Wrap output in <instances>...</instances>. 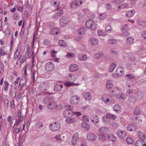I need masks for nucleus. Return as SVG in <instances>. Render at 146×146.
Returning <instances> with one entry per match:
<instances>
[{
    "mask_svg": "<svg viewBox=\"0 0 146 146\" xmlns=\"http://www.w3.org/2000/svg\"><path fill=\"white\" fill-rule=\"evenodd\" d=\"M85 29L84 27L80 28L77 31L78 33L80 35L84 34L85 33Z\"/></svg>",
    "mask_w": 146,
    "mask_h": 146,
    "instance_id": "f704fd0d",
    "label": "nucleus"
},
{
    "mask_svg": "<svg viewBox=\"0 0 146 146\" xmlns=\"http://www.w3.org/2000/svg\"><path fill=\"white\" fill-rule=\"evenodd\" d=\"M13 18L15 20H17L19 18V15L17 14H14L13 16Z\"/></svg>",
    "mask_w": 146,
    "mask_h": 146,
    "instance_id": "e2e57ef3",
    "label": "nucleus"
},
{
    "mask_svg": "<svg viewBox=\"0 0 146 146\" xmlns=\"http://www.w3.org/2000/svg\"><path fill=\"white\" fill-rule=\"evenodd\" d=\"M98 138L100 141H104L106 140V137L105 135L100 134L99 135Z\"/></svg>",
    "mask_w": 146,
    "mask_h": 146,
    "instance_id": "473e14b6",
    "label": "nucleus"
},
{
    "mask_svg": "<svg viewBox=\"0 0 146 146\" xmlns=\"http://www.w3.org/2000/svg\"><path fill=\"white\" fill-rule=\"evenodd\" d=\"M69 76L70 77L69 79L70 80H71L72 81H74L75 80H76V79L75 78V77L74 76V75L71 74H69Z\"/></svg>",
    "mask_w": 146,
    "mask_h": 146,
    "instance_id": "5fc2aeb1",
    "label": "nucleus"
},
{
    "mask_svg": "<svg viewBox=\"0 0 146 146\" xmlns=\"http://www.w3.org/2000/svg\"><path fill=\"white\" fill-rule=\"evenodd\" d=\"M114 110L116 112L119 113L121 111V107L120 106L117 104L114 105L113 107Z\"/></svg>",
    "mask_w": 146,
    "mask_h": 146,
    "instance_id": "b1692460",
    "label": "nucleus"
},
{
    "mask_svg": "<svg viewBox=\"0 0 146 146\" xmlns=\"http://www.w3.org/2000/svg\"><path fill=\"white\" fill-rule=\"evenodd\" d=\"M83 2V0H76L71 2L70 4V6L71 8H75L77 7L80 6L82 4Z\"/></svg>",
    "mask_w": 146,
    "mask_h": 146,
    "instance_id": "39448f33",
    "label": "nucleus"
},
{
    "mask_svg": "<svg viewBox=\"0 0 146 146\" xmlns=\"http://www.w3.org/2000/svg\"><path fill=\"white\" fill-rule=\"evenodd\" d=\"M4 70V66L3 63H0V72L3 71Z\"/></svg>",
    "mask_w": 146,
    "mask_h": 146,
    "instance_id": "680f3d73",
    "label": "nucleus"
},
{
    "mask_svg": "<svg viewBox=\"0 0 146 146\" xmlns=\"http://www.w3.org/2000/svg\"><path fill=\"white\" fill-rule=\"evenodd\" d=\"M138 136L141 139V140L144 141V140L145 139V135L140 131H139L138 132Z\"/></svg>",
    "mask_w": 146,
    "mask_h": 146,
    "instance_id": "c9c22d12",
    "label": "nucleus"
},
{
    "mask_svg": "<svg viewBox=\"0 0 146 146\" xmlns=\"http://www.w3.org/2000/svg\"><path fill=\"white\" fill-rule=\"evenodd\" d=\"M76 119L75 118H67L65 120L66 122L68 123H71L75 121Z\"/></svg>",
    "mask_w": 146,
    "mask_h": 146,
    "instance_id": "7c9ffc66",
    "label": "nucleus"
},
{
    "mask_svg": "<svg viewBox=\"0 0 146 146\" xmlns=\"http://www.w3.org/2000/svg\"><path fill=\"white\" fill-rule=\"evenodd\" d=\"M124 69L123 68L121 67H118L116 70V74L117 75H121L124 74Z\"/></svg>",
    "mask_w": 146,
    "mask_h": 146,
    "instance_id": "f8f14e48",
    "label": "nucleus"
},
{
    "mask_svg": "<svg viewBox=\"0 0 146 146\" xmlns=\"http://www.w3.org/2000/svg\"><path fill=\"white\" fill-rule=\"evenodd\" d=\"M127 128V129L129 131H134L137 128V127L135 125L133 124L128 125Z\"/></svg>",
    "mask_w": 146,
    "mask_h": 146,
    "instance_id": "6ab92c4d",
    "label": "nucleus"
},
{
    "mask_svg": "<svg viewBox=\"0 0 146 146\" xmlns=\"http://www.w3.org/2000/svg\"><path fill=\"white\" fill-rule=\"evenodd\" d=\"M57 13L59 17L63 15L64 13L63 11L62 10H60Z\"/></svg>",
    "mask_w": 146,
    "mask_h": 146,
    "instance_id": "69168bd1",
    "label": "nucleus"
},
{
    "mask_svg": "<svg viewBox=\"0 0 146 146\" xmlns=\"http://www.w3.org/2000/svg\"><path fill=\"white\" fill-rule=\"evenodd\" d=\"M135 146H146V143L143 140H139L136 141L135 143Z\"/></svg>",
    "mask_w": 146,
    "mask_h": 146,
    "instance_id": "4468645a",
    "label": "nucleus"
},
{
    "mask_svg": "<svg viewBox=\"0 0 146 146\" xmlns=\"http://www.w3.org/2000/svg\"><path fill=\"white\" fill-rule=\"evenodd\" d=\"M135 11L134 10L129 11L126 13L125 15L127 17H129L132 16L135 14Z\"/></svg>",
    "mask_w": 146,
    "mask_h": 146,
    "instance_id": "a878e982",
    "label": "nucleus"
},
{
    "mask_svg": "<svg viewBox=\"0 0 146 146\" xmlns=\"http://www.w3.org/2000/svg\"><path fill=\"white\" fill-rule=\"evenodd\" d=\"M26 59V57L24 56H20L18 58V60H19L20 62L23 63L24 62Z\"/></svg>",
    "mask_w": 146,
    "mask_h": 146,
    "instance_id": "a18cd8bd",
    "label": "nucleus"
},
{
    "mask_svg": "<svg viewBox=\"0 0 146 146\" xmlns=\"http://www.w3.org/2000/svg\"><path fill=\"white\" fill-rule=\"evenodd\" d=\"M108 138L110 141L115 142L116 140V137L113 134H109L107 135Z\"/></svg>",
    "mask_w": 146,
    "mask_h": 146,
    "instance_id": "4be33fe9",
    "label": "nucleus"
},
{
    "mask_svg": "<svg viewBox=\"0 0 146 146\" xmlns=\"http://www.w3.org/2000/svg\"><path fill=\"white\" fill-rule=\"evenodd\" d=\"M116 97L118 99H121L122 100H125L126 98L125 95L122 93L118 94L116 96Z\"/></svg>",
    "mask_w": 146,
    "mask_h": 146,
    "instance_id": "cd10ccee",
    "label": "nucleus"
},
{
    "mask_svg": "<svg viewBox=\"0 0 146 146\" xmlns=\"http://www.w3.org/2000/svg\"><path fill=\"white\" fill-rule=\"evenodd\" d=\"M126 141L128 144H131L133 143V140L131 138L127 137L126 139Z\"/></svg>",
    "mask_w": 146,
    "mask_h": 146,
    "instance_id": "37998d69",
    "label": "nucleus"
},
{
    "mask_svg": "<svg viewBox=\"0 0 146 146\" xmlns=\"http://www.w3.org/2000/svg\"><path fill=\"white\" fill-rule=\"evenodd\" d=\"M4 83L5 85L4 90L5 91H7L8 88L9 84L8 82L6 81H5Z\"/></svg>",
    "mask_w": 146,
    "mask_h": 146,
    "instance_id": "603ef678",
    "label": "nucleus"
},
{
    "mask_svg": "<svg viewBox=\"0 0 146 146\" xmlns=\"http://www.w3.org/2000/svg\"><path fill=\"white\" fill-rule=\"evenodd\" d=\"M136 96L137 98L139 100H142L143 98V94L141 92H138Z\"/></svg>",
    "mask_w": 146,
    "mask_h": 146,
    "instance_id": "72a5a7b5",
    "label": "nucleus"
},
{
    "mask_svg": "<svg viewBox=\"0 0 146 146\" xmlns=\"http://www.w3.org/2000/svg\"><path fill=\"white\" fill-rule=\"evenodd\" d=\"M11 97L13 98H15L16 96V94L14 90H11L9 92Z\"/></svg>",
    "mask_w": 146,
    "mask_h": 146,
    "instance_id": "09e8293b",
    "label": "nucleus"
},
{
    "mask_svg": "<svg viewBox=\"0 0 146 146\" xmlns=\"http://www.w3.org/2000/svg\"><path fill=\"white\" fill-rule=\"evenodd\" d=\"M67 108H69L64 111L63 114L65 117H70L72 116L73 107L70 105H67Z\"/></svg>",
    "mask_w": 146,
    "mask_h": 146,
    "instance_id": "f03ea898",
    "label": "nucleus"
},
{
    "mask_svg": "<svg viewBox=\"0 0 146 146\" xmlns=\"http://www.w3.org/2000/svg\"><path fill=\"white\" fill-rule=\"evenodd\" d=\"M134 40L133 38L131 37H129L126 39L125 42L127 44H130L133 43Z\"/></svg>",
    "mask_w": 146,
    "mask_h": 146,
    "instance_id": "bb28decb",
    "label": "nucleus"
},
{
    "mask_svg": "<svg viewBox=\"0 0 146 146\" xmlns=\"http://www.w3.org/2000/svg\"><path fill=\"white\" fill-rule=\"evenodd\" d=\"M64 136H62V135H60L56 136L55 137V138L57 140H60L62 139V137L64 138Z\"/></svg>",
    "mask_w": 146,
    "mask_h": 146,
    "instance_id": "864d4df0",
    "label": "nucleus"
},
{
    "mask_svg": "<svg viewBox=\"0 0 146 146\" xmlns=\"http://www.w3.org/2000/svg\"><path fill=\"white\" fill-rule=\"evenodd\" d=\"M102 120L105 123H108L110 122V120L109 118H108V116L107 115L103 117Z\"/></svg>",
    "mask_w": 146,
    "mask_h": 146,
    "instance_id": "4c0bfd02",
    "label": "nucleus"
},
{
    "mask_svg": "<svg viewBox=\"0 0 146 146\" xmlns=\"http://www.w3.org/2000/svg\"><path fill=\"white\" fill-rule=\"evenodd\" d=\"M4 50V49L3 48H0V55L1 56L4 55L6 54Z\"/></svg>",
    "mask_w": 146,
    "mask_h": 146,
    "instance_id": "4d7b16f0",
    "label": "nucleus"
},
{
    "mask_svg": "<svg viewBox=\"0 0 146 146\" xmlns=\"http://www.w3.org/2000/svg\"><path fill=\"white\" fill-rule=\"evenodd\" d=\"M70 71L73 72L79 70L78 66L76 64H73L70 65L69 67Z\"/></svg>",
    "mask_w": 146,
    "mask_h": 146,
    "instance_id": "9d476101",
    "label": "nucleus"
},
{
    "mask_svg": "<svg viewBox=\"0 0 146 146\" xmlns=\"http://www.w3.org/2000/svg\"><path fill=\"white\" fill-rule=\"evenodd\" d=\"M108 42L109 44H114L116 42V41L115 40H108Z\"/></svg>",
    "mask_w": 146,
    "mask_h": 146,
    "instance_id": "0e129e2a",
    "label": "nucleus"
},
{
    "mask_svg": "<svg viewBox=\"0 0 146 146\" xmlns=\"http://www.w3.org/2000/svg\"><path fill=\"white\" fill-rule=\"evenodd\" d=\"M26 82V79L25 78L23 79H22L19 82V85L24 86Z\"/></svg>",
    "mask_w": 146,
    "mask_h": 146,
    "instance_id": "de8ad7c7",
    "label": "nucleus"
},
{
    "mask_svg": "<svg viewBox=\"0 0 146 146\" xmlns=\"http://www.w3.org/2000/svg\"><path fill=\"white\" fill-rule=\"evenodd\" d=\"M59 123L54 122L49 125V128L53 131H56L59 129L60 127Z\"/></svg>",
    "mask_w": 146,
    "mask_h": 146,
    "instance_id": "20e7f679",
    "label": "nucleus"
},
{
    "mask_svg": "<svg viewBox=\"0 0 146 146\" xmlns=\"http://www.w3.org/2000/svg\"><path fill=\"white\" fill-rule=\"evenodd\" d=\"M63 86L62 84H57L54 86V90L56 92H60Z\"/></svg>",
    "mask_w": 146,
    "mask_h": 146,
    "instance_id": "5701e85b",
    "label": "nucleus"
},
{
    "mask_svg": "<svg viewBox=\"0 0 146 146\" xmlns=\"http://www.w3.org/2000/svg\"><path fill=\"white\" fill-rule=\"evenodd\" d=\"M106 88L107 89H110L113 87V85L112 84L111 82L110 81H108L107 82L106 85Z\"/></svg>",
    "mask_w": 146,
    "mask_h": 146,
    "instance_id": "ea45409f",
    "label": "nucleus"
},
{
    "mask_svg": "<svg viewBox=\"0 0 146 146\" xmlns=\"http://www.w3.org/2000/svg\"><path fill=\"white\" fill-rule=\"evenodd\" d=\"M79 139V134L78 133H75L73 135L72 139V144L73 145H76Z\"/></svg>",
    "mask_w": 146,
    "mask_h": 146,
    "instance_id": "6e6552de",
    "label": "nucleus"
},
{
    "mask_svg": "<svg viewBox=\"0 0 146 146\" xmlns=\"http://www.w3.org/2000/svg\"><path fill=\"white\" fill-rule=\"evenodd\" d=\"M17 10L18 11L22 12L23 11L24 8L23 7L18 6L17 7Z\"/></svg>",
    "mask_w": 146,
    "mask_h": 146,
    "instance_id": "052dcab7",
    "label": "nucleus"
},
{
    "mask_svg": "<svg viewBox=\"0 0 146 146\" xmlns=\"http://www.w3.org/2000/svg\"><path fill=\"white\" fill-rule=\"evenodd\" d=\"M86 27L92 30H95L97 28L96 23L92 20H87L86 22Z\"/></svg>",
    "mask_w": 146,
    "mask_h": 146,
    "instance_id": "f257e3e1",
    "label": "nucleus"
},
{
    "mask_svg": "<svg viewBox=\"0 0 146 146\" xmlns=\"http://www.w3.org/2000/svg\"><path fill=\"white\" fill-rule=\"evenodd\" d=\"M49 103L47 106L48 108L49 109H52L55 108L57 106L56 103L54 101L49 102Z\"/></svg>",
    "mask_w": 146,
    "mask_h": 146,
    "instance_id": "1a4fd4ad",
    "label": "nucleus"
},
{
    "mask_svg": "<svg viewBox=\"0 0 146 146\" xmlns=\"http://www.w3.org/2000/svg\"><path fill=\"white\" fill-rule=\"evenodd\" d=\"M137 23L139 25L141 26H144L146 25V22H139V21H137Z\"/></svg>",
    "mask_w": 146,
    "mask_h": 146,
    "instance_id": "338daca9",
    "label": "nucleus"
},
{
    "mask_svg": "<svg viewBox=\"0 0 146 146\" xmlns=\"http://www.w3.org/2000/svg\"><path fill=\"white\" fill-rule=\"evenodd\" d=\"M87 139L91 141H94L97 139L96 135L94 134L91 133H88L87 135Z\"/></svg>",
    "mask_w": 146,
    "mask_h": 146,
    "instance_id": "0eeeda50",
    "label": "nucleus"
},
{
    "mask_svg": "<svg viewBox=\"0 0 146 146\" xmlns=\"http://www.w3.org/2000/svg\"><path fill=\"white\" fill-rule=\"evenodd\" d=\"M68 19L65 16H63L62 18L60 19V24L63 26H65L68 23Z\"/></svg>",
    "mask_w": 146,
    "mask_h": 146,
    "instance_id": "9b49d317",
    "label": "nucleus"
},
{
    "mask_svg": "<svg viewBox=\"0 0 146 146\" xmlns=\"http://www.w3.org/2000/svg\"><path fill=\"white\" fill-rule=\"evenodd\" d=\"M58 44L62 47H65L67 46V44L66 42L64 40H60L58 42Z\"/></svg>",
    "mask_w": 146,
    "mask_h": 146,
    "instance_id": "c756f323",
    "label": "nucleus"
},
{
    "mask_svg": "<svg viewBox=\"0 0 146 146\" xmlns=\"http://www.w3.org/2000/svg\"><path fill=\"white\" fill-rule=\"evenodd\" d=\"M14 121H15V123H14V125L13 126V128H14V126H17L20 124L21 122V118H18L16 120L15 119H14Z\"/></svg>",
    "mask_w": 146,
    "mask_h": 146,
    "instance_id": "58836bf2",
    "label": "nucleus"
},
{
    "mask_svg": "<svg viewBox=\"0 0 146 146\" xmlns=\"http://www.w3.org/2000/svg\"><path fill=\"white\" fill-rule=\"evenodd\" d=\"M35 126H36V128L40 129L43 127V125L41 122L38 121L35 123Z\"/></svg>",
    "mask_w": 146,
    "mask_h": 146,
    "instance_id": "79ce46f5",
    "label": "nucleus"
},
{
    "mask_svg": "<svg viewBox=\"0 0 146 146\" xmlns=\"http://www.w3.org/2000/svg\"><path fill=\"white\" fill-rule=\"evenodd\" d=\"M64 84L67 87H69L72 86L73 85H79V84H74L71 82L70 81H67L64 83Z\"/></svg>",
    "mask_w": 146,
    "mask_h": 146,
    "instance_id": "2f4dec72",
    "label": "nucleus"
},
{
    "mask_svg": "<svg viewBox=\"0 0 146 146\" xmlns=\"http://www.w3.org/2000/svg\"><path fill=\"white\" fill-rule=\"evenodd\" d=\"M131 102H134L135 101V98L134 96H131L129 100Z\"/></svg>",
    "mask_w": 146,
    "mask_h": 146,
    "instance_id": "774afa93",
    "label": "nucleus"
},
{
    "mask_svg": "<svg viewBox=\"0 0 146 146\" xmlns=\"http://www.w3.org/2000/svg\"><path fill=\"white\" fill-rule=\"evenodd\" d=\"M46 87L45 83H40L38 89L40 90L42 92H44L46 90Z\"/></svg>",
    "mask_w": 146,
    "mask_h": 146,
    "instance_id": "f3484780",
    "label": "nucleus"
},
{
    "mask_svg": "<svg viewBox=\"0 0 146 146\" xmlns=\"http://www.w3.org/2000/svg\"><path fill=\"white\" fill-rule=\"evenodd\" d=\"M54 68V64L52 62H47L45 66V70L47 72H51Z\"/></svg>",
    "mask_w": 146,
    "mask_h": 146,
    "instance_id": "7ed1b4c3",
    "label": "nucleus"
},
{
    "mask_svg": "<svg viewBox=\"0 0 146 146\" xmlns=\"http://www.w3.org/2000/svg\"><path fill=\"white\" fill-rule=\"evenodd\" d=\"M21 47L18 46L17 47L14 54V58L15 59H17L19 55L20 52L21 50Z\"/></svg>",
    "mask_w": 146,
    "mask_h": 146,
    "instance_id": "a211bd4d",
    "label": "nucleus"
},
{
    "mask_svg": "<svg viewBox=\"0 0 146 146\" xmlns=\"http://www.w3.org/2000/svg\"><path fill=\"white\" fill-rule=\"evenodd\" d=\"M140 110L139 108H136L134 111L133 113L135 115H138L140 113Z\"/></svg>",
    "mask_w": 146,
    "mask_h": 146,
    "instance_id": "3c124183",
    "label": "nucleus"
},
{
    "mask_svg": "<svg viewBox=\"0 0 146 146\" xmlns=\"http://www.w3.org/2000/svg\"><path fill=\"white\" fill-rule=\"evenodd\" d=\"M92 122L96 124L99 121V118L98 116L96 115H93L90 118Z\"/></svg>",
    "mask_w": 146,
    "mask_h": 146,
    "instance_id": "2eb2a0df",
    "label": "nucleus"
},
{
    "mask_svg": "<svg viewBox=\"0 0 146 146\" xmlns=\"http://www.w3.org/2000/svg\"><path fill=\"white\" fill-rule=\"evenodd\" d=\"M82 126L86 130H88L90 129V126L86 122H82L81 123Z\"/></svg>",
    "mask_w": 146,
    "mask_h": 146,
    "instance_id": "e433bc0d",
    "label": "nucleus"
},
{
    "mask_svg": "<svg viewBox=\"0 0 146 146\" xmlns=\"http://www.w3.org/2000/svg\"><path fill=\"white\" fill-rule=\"evenodd\" d=\"M103 55V53L100 52L95 54V56L97 58H99L102 56Z\"/></svg>",
    "mask_w": 146,
    "mask_h": 146,
    "instance_id": "6e6d98bb",
    "label": "nucleus"
},
{
    "mask_svg": "<svg viewBox=\"0 0 146 146\" xmlns=\"http://www.w3.org/2000/svg\"><path fill=\"white\" fill-rule=\"evenodd\" d=\"M57 52L55 51L54 50H52L51 51V55L53 57L56 56V53H57Z\"/></svg>",
    "mask_w": 146,
    "mask_h": 146,
    "instance_id": "bf43d9fd",
    "label": "nucleus"
},
{
    "mask_svg": "<svg viewBox=\"0 0 146 146\" xmlns=\"http://www.w3.org/2000/svg\"><path fill=\"white\" fill-rule=\"evenodd\" d=\"M59 29L58 28H52L50 30V33L52 35L58 34L59 33L58 31Z\"/></svg>",
    "mask_w": 146,
    "mask_h": 146,
    "instance_id": "393cba45",
    "label": "nucleus"
},
{
    "mask_svg": "<svg viewBox=\"0 0 146 146\" xmlns=\"http://www.w3.org/2000/svg\"><path fill=\"white\" fill-rule=\"evenodd\" d=\"M9 101L8 99L6 98H5L4 99V105L5 108L7 109L9 106Z\"/></svg>",
    "mask_w": 146,
    "mask_h": 146,
    "instance_id": "a19ab883",
    "label": "nucleus"
},
{
    "mask_svg": "<svg viewBox=\"0 0 146 146\" xmlns=\"http://www.w3.org/2000/svg\"><path fill=\"white\" fill-rule=\"evenodd\" d=\"M133 91L131 89H129L126 91V94L127 96H129L131 94L133 93Z\"/></svg>",
    "mask_w": 146,
    "mask_h": 146,
    "instance_id": "13d9d810",
    "label": "nucleus"
},
{
    "mask_svg": "<svg viewBox=\"0 0 146 146\" xmlns=\"http://www.w3.org/2000/svg\"><path fill=\"white\" fill-rule=\"evenodd\" d=\"M13 128V131L15 135H17L19 133V132L21 131V127L20 126L19 127H14Z\"/></svg>",
    "mask_w": 146,
    "mask_h": 146,
    "instance_id": "c85d7f7f",
    "label": "nucleus"
},
{
    "mask_svg": "<svg viewBox=\"0 0 146 146\" xmlns=\"http://www.w3.org/2000/svg\"><path fill=\"white\" fill-rule=\"evenodd\" d=\"M89 43L93 45H97L98 43V40L95 38H91L89 40Z\"/></svg>",
    "mask_w": 146,
    "mask_h": 146,
    "instance_id": "412c9836",
    "label": "nucleus"
},
{
    "mask_svg": "<svg viewBox=\"0 0 146 146\" xmlns=\"http://www.w3.org/2000/svg\"><path fill=\"white\" fill-rule=\"evenodd\" d=\"M99 130L101 133L106 134L108 131V129L106 127H102L100 128Z\"/></svg>",
    "mask_w": 146,
    "mask_h": 146,
    "instance_id": "dca6fc26",
    "label": "nucleus"
},
{
    "mask_svg": "<svg viewBox=\"0 0 146 146\" xmlns=\"http://www.w3.org/2000/svg\"><path fill=\"white\" fill-rule=\"evenodd\" d=\"M107 115L108 116V118H109L110 120V119H114L116 117L115 115H112L110 113H108Z\"/></svg>",
    "mask_w": 146,
    "mask_h": 146,
    "instance_id": "49530a36",
    "label": "nucleus"
},
{
    "mask_svg": "<svg viewBox=\"0 0 146 146\" xmlns=\"http://www.w3.org/2000/svg\"><path fill=\"white\" fill-rule=\"evenodd\" d=\"M82 95L84 99L86 100H89L92 98V95L89 92H84L83 93Z\"/></svg>",
    "mask_w": 146,
    "mask_h": 146,
    "instance_id": "ddd939ff",
    "label": "nucleus"
},
{
    "mask_svg": "<svg viewBox=\"0 0 146 146\" xmlns=\"http://www.w3.org/2000/svg\"><path fill=\"white\" fill-rule=\"evenodd\" d=\"M106 17V13H102L100 14L98 17L99 19L102 20L105 18Z\"/></svg>",
    "mask_w": 146,
    "mask_h": 146,
    "instance_id": "8fccbe9b",
    "label": "nucleus"
},
{
    "mask_svg": "<svg viewBox=\"0 0 146 146\" xmlns=\"http://www.w3.org/2000/svg\"><path fill=\"white\" fill-rule=\"evenodd\" d=\"M79 98L76 96H72L70 99V103L73 104H76L79 102Z\"/></svg>",
    "mask_w": 146,
    "mask_h": 146,
    "instance_id": "423d86ee",
    "label": "nucleus"
},
{
    "mask_svg": "<svg viewBox=\"0 0 146 146\" xmlns=\"http://www.w3.org/2000/svg\"><path fill=\"white\" fill-rule=\"evenodd\" d=\"M117 135L120 138H123L126 136V134L125 131H119L117 132Z\"/></svg>",
    "mask_w": 146,
    "mask_h": 146,
    "instance_id": "aec40b11",
    "label": "nucleus"
},
{
    "mask_svg": "<svg viewBox=\"0 0 146 146\" xmlns=\"http://www.w3.org/2000/svg\"><path fill=\"white\" fill-rule=\"evenodd\" d=\"M116 66V64L115 63H112L110 68L109 71L112 72Z\"/></svg>",
    "mask_w": 146,
    "mask_h": 146,
    "instance_id": "c03bdc74",
    "label": "nucleus"
}]
</instances>
